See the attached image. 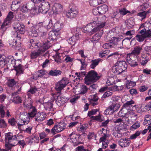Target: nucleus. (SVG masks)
Returning a JSON list of instances; mask_svg holds the SVG:
<instances>
[{
  "label": "nucleus",
  "instance_id": "obj_1",
  "mask_svg": "<svg viewBox=\"0 0 151 151\" xmlns=\"http://www.w3.org/2000/svg\"><path fill=\"white\" fill-rule=\"evenodd\" d=\"M101 76L96 72L91 70L88 72L85 76V83L87 85H90L91 83L96 82Z\"/></svg>",
  "mask_w": 151,
  "mask_h": 151
},
{
  "label": "nucleus",
  "instance_id": "obj_2",
  "mask_svg": "<svg viewBox=\"0 0 151 151\" xmlns=\"http://www.w3.org/2000/svg\"><path fill=\"white\" fill-rule=\"evenodd\" d=\"M135 38L139 42H143L147 38H151V31L144 28L138 32Z\"/></svg>",
  "mask_w": 151,
  "mask_h": 151
},
{
  "label": "nucleus",
  "instance_id": "obj_3",
  "mask_svg": "<svg viewBox=\"0 0 151 151\" xmlns=\"http://www.w3.org/2000/svg\"><path fill=\"white\" fill-rule=\"evenodd\" d=\"M29 47L31 49H33L34 48L36 49H39L41 47H43V49H48L50 47V43L49 42L47 41L45 43L41 44L40 42H37L35 41L33 39H31L29 41Z\"/></svg>",
  "mask_w": 151,
  "mask_h": 151
},
{
  "label": "nucleus",
  "instance_id": "obj_4",
  "mask_svg": "<svg viewBox=\"0 0 151 151\" xmlns=\"http://www.w3.org/2000/svg\"><path fill=\"white\" fill-rule=\"evenodd\" d=\"M134 101L133 100L127 101L123 105V107L127 110L128 114L133 116H136L137 115L134 113V109H136V105Z\"/></svg>",
  "mask_w": 151,
  "mask_h": 151
},
{
  "label": "nucleus",
  "instance_id": "obj_5",
  "mask_svg": "<svg viewBox=\"0 0 151 151\" xmlns=\"http://www.w3.org/2000/svg\"><path fill=\"white\" fill-rule=\"evenodd\" d=\"M126 59L127 61L131 67H134L138 65L137 62L138 58L136 55L132 53L128 54L127 55Z\"/></svg>",
  "mask_w": 151,
  "mask_h": 151
},
{
  "label": "nucleus",
  "instance_id": "obj_6",
  "mask_svg": "<svg viewBox=\"0 0 151 151\" xmlns=\"http://www.w3.org/2000/svg\"><path fill=\"white\" fill-rule=\"evenodd\" d=\"M68 83V82L67 79L65 78H63L61 80L55 84V89L58 92V93H60L61 90L65 87Z\"/></svg>",
  "mask_w": 151,
  "mask_h": 151
},
{
  "label": "nucleus",
  "instance_id": "obj_7",
  "mask_svg": "<svg viewBox=\"0 0 151 151\" xmlns=\"http://www.w3.org/2000/svg\"><path fill=\"white\" fill-rule=\"evenodd\" d=\"M13 37H16L17 39H14L10 41L9 45L10 46L16 48L20 46V44L21 43V37L19 34H17V32H14L13 35Z\"/></svg>",
  "mask_w": 151,
  "mask_h": 151
},
{
  "label": "nucleus",
  "instance_id": "obj_8",
  "mask_svg": "<svg viewBox=\"0 0 151 151\" xmlns=\"http://www.w3.org/2000/svg\"><path fill=\"white\" fill-rule=\"evenodd\" d=\"M15 60L13 58L9 59L7 58L4 55H0V67L3 68L7 65L8 62H11L12 64H14L15 63Z\"/></svg>",
  "mask_w": 151,
  "mask_h": 151
},
{
  "label": "nucleus",
  "instance_id": "obj_9",
  "mask_svg": "<svg viewBox=\"0 0 151 151\" xmlns=\"http://www.w3.org/2000/svg\"><path fill=\"white\" fill-rule=\"evenodd\" d=\"M13 14V12H9L7 17L1 25V29H2V31H3V33L6 30L7 28L6 26L10 23L11 19L13 18L14 16Z\"/></svg>",
  "mask_w": 151,
  "mask_h": 151
},
{
  "label": "nucleus",
  "instance_id": "obj_10",
  "mask_svg": "<svg viewBox=\"0 0 151 151\" xmlns=\"http://www.w3.org/2000/svg\"><path fill=\"white\" fill-rule=\"evenodd\" d=\"M19 118L23 121V124H18L19 128L21 126L25 124H27L30 121V118L28 113L25 112H21L20 113Z\"/></svg>",
  "mask_w": 151,
  "mask_h": 151
},
{
  "label": "nucleus",
  "instance_id": "obj_11",
  "mask_svg": "<svg viewBox=\"0 0 151 151\" xmlns=\"http://www.w3.org/2000/svg\"><path fill=\"white\" fill-rule=\"evenodd\" d=\"M59 93L58 94H54V96H52L51 98V100H52L53 99V101L55 100V102H58L57 104L60 106L61 105L64 104L66 101V99L64 97L58 95Z\"/></svg>",
  "mask_w": 151,
  "mask_h": 151
},
{
  "label": "nucleus",
  "instance_id": "obj_12",
  "mask_svg": "<svg viewBox=\"0 0 151 151\" xmlns=\"http://www.w3.org/2000/svg\"><path fill=\"white\" fill-rule=\"evenodd\" d=\"M50 8V4L48 2H44L39 8L38 11L43 14H45L48 12Z\"/></svg>",
  "mask_w": 151,
  "mask_h": 151
},
{
  "label": "nucleus",
  "instance_id": "obj_13",
  "mask_svg": "<svg viewBox=\"0 0 151 151\" xmlns=\"http://www.w3.org/2000/svg\"><path fill=\"white\" fill-rule=\"evenodd\" d=\"M119 107V105L118 104H112L109 106L105 111L106 114H111L114 112L117 111Z\"/></svg>",
  "mask_w": 151,
  "mask_h": 151
},
{
  "label": "nucleus",
  "instance_id": "obj_14",
  "mask_svg": "<svg viewBox=\"0 0 151 151\" xmlns=\"http://www.w3.org/2000/svg\"><path fill=\"white\" fill-rule=\"evenodd\" d=\"M114 33L112 31H111V32H109L107 33L105 37L106 40L107 41H109L110 42L116 44L118 39L114 36Z\"/></svg>",
  "mask_w": 151,
  "mask_h": 151
},
{
  "label": "nucleus",
  "instance_id": "obj_15",
  "mask_svg": "<svg viewBox=\"0 0 151 151\" xmlns=\"http://www.w3.org/2000/svg\"><path fill=\"white\" fill-rule=\"evenodd\" d=\"M17 139L16 135L13 136L12 133L10 132L5 134V141L6 143H9L14 140L17 141Z\"/></svg>",
  "mask_w": 151,
  "mask_h": 151
},
{
  "label": "nucleus",
  "instance_id": "obj_16",
  "mask_svg": "<svg viewBox=\"0 0 151 151\" xmlns=\"http://www.w3.org/2000/svg\"><path fill=\"white\" fill-rule=\"evenodd\" d=\"M13 28L16 30V32H18L22 34H24L25 32V27L23 24H21L19 23L16 22L15 23L13 26Z\"/></svg>",
  "mask_w": 151,
  "mask_h": 151
},
{
  "label": "nucleus",
  "instance_id": "obj_17",
  "mask_svg": "<svg viewBox=\"0 0 151 151\" xmlns=\"http://www.w3.org/2000/svg\"><path fill=\"white\" fill-rule=\"evenodd\" d=\"M43 47L38 49L37 52H31L30 55L31 59H35L37 56L42 54L43 52L45 51L47 49H43Z\"/></svg>",
  "mask_w": 151,
  "mask_h": 151
},
{
  "label": "nucleus",
  "instance_id": "obj_18",
  "mask_svg": "<svg viewBox=\"0 0 151 151\" xmlns=\"http://www.w3.org/2000/svg\"><path fill=\"white\" fill-rule=\"evenodd\" d=\"M62 5L59 3L55 4L52 7V10L54 13L55 14H59L63 11Z\"/></svg>",
  "mask_w": 151,
  "mask_h": 151
},
{
  "label": "nucleus",
  "instance_id": "obj_19",
  "mask_svg": "<svg viewBox=\"0 0 151 151\" xmlns=\"http://www.w3.org/2000/svg\"><path fill=\"white\" fill-rule=\"evenodd\" d=\"M46 116V115L45 113L38 112L35 117V119L36 122L40 123L45 119Z\"/></svg>",
  "mask_w": 151,
  "mask_h": 151
},
{
  "label": "nucleus",
  "instance_id": "obj_20",
  "mask_svg": "<svg viewBox=\"0 0 151 151\" xmlns=\"http://www.w3.org/2000/svg\"><path fill=\"white\" fill-rule=\"evenodd\" d=\"M78 13L76 9L74 8H70L69 10L66 13L67 16L69 18H72L75 17L78 14Z\"/></svg>",
  "mask_w": 151,
  "mask_h": 151
},
{
  "label": "nucleus",
  "instance_id": "obj_21",
  "mask_svg": "<svg viewBox=\"0 0 151 151\" xmlns=\"http://www.w3.org/2000/svg\"><path fill=\"white\" fill-rule=\"evenodd\" d=\"M108 9V6L105 4H103L97 7V10L99 14H104Z\"/></svg>",
  "mask_w": 151,
  "mask_h": 151
},
{
  "label": "nucleus",
  "instance_id": "obj_22",
  "mask_svg": "<svg viewBox=\"0 0 151 151\" xmlns=\"http://www.w3.org/2000/svg\"><path fill=\"white\" fill-rule=\"evenodd\" d=\"M96 23L97 24L96 27L93 29L92 32L94 33L96 32L99 30H100L101 29L105 26L106 24L105 22L96 23V22H93V24H95Z\"/></svg>",
  "mask_w": 151,
  "mask_h": 151
},
{
  "label": "nucleus",
  "instance_id": "obj_23",
  "mask_svg": "<svg viewBox=\"0 0 151 151\" xmlns=\"http://www.w3.org/2000/svg\"><path fill=\"white\" fill-rule=\"evenodd\" d=\"M21 2L20 1H13L11 6V10L14 11L18 10L21 6Z\"/></svg>",
  "mask_w": 151,
  "mask_h": 151
},
{
  "label": "nucleus",
  "instance_id": "obj_24",
  "mask_svg": "<svg viewBox=\"0 0 151 151\" xmlns=\"http://www.w3.org/2000/svg\"><path fill=\"white\" fill-rule=\"evenodd\" d=\"M116 65H118L122 70H123V71H125L127 67L126 63L124 61H118L116 63Z\"/></svg>",
  "mask_w": 151,
  "mask_h": 151
},
{
  "label": "nucleus",
  "instance_id": "obj_25",
  "mask_svg": "<svg viewBox=\"0 0 151 151\" xmlns=\"http://www.w3.org/2000/svg\"><path fill=\"white\" fill-rule=\"evenodd\" d=\"M79 39V35L76 34L75 35L73 36L68 39V41L70 45H73L75 44L76 41L78 40Z\"/></svg>",
  "mask_w": 151,
  "mask_h": 151
},
{
  "label": "nucleus",
  "instance_id": "obj_26",
  "mask_svg": "<svg viewBox=\"0 0 151 151\" xmlns=\"http://www.w3.org/2000/svg\"><path fill=\"white\" fill-rule=\"evenodd\" d=\"M62 71L57 69H52L50 70L48 73L49 75L52 76H57L61 74Z\"/></svg>",
  "mask_w": 151,
  "mask_h": 151
},
{
  "label": "nucleus",
  "instance_id": "obj_27",
  "mask_svg": "<svg viewBox=\"0 0 151 151\" xmlns=\"http://www.w3.org/2000/svg\"><path fill=\"white\" fill-rule=\"evenodd\" d=\"M126 110V109L124 108L123 107V108L121 109L118 113V115L120 117H126L127 121L129 119L127 118V116H129V114H128V112L126 113L125 111Z\"/></svg>",
  "mask_w": 151,
  "mask_h": 151
},
{
  "label": "nucleus",
  "instance_id": "obj_28",
  "mask_svg": "<svg viewBox=\"0 0 151 151\" xmlns=\"http://www.w3.org/2000/svg\"><path fill=\"white\" fill-rule=\"evenodd\" d=\"M58 34V32L54 31H50L49 34V39L52 40H56Z\"/></svg>",
  "mask_w": 151,
  "mask_h": 151
},
{
  "label": "nucleus",
  "instance_id": "obj_29",
  "mask_svg": "<svg viewBox=\"0 0 151 151\" xmlns=\"http://www.w3.org/2000/svg\"><path fill=\"white\" fill-rule=\"evenodd\" d=\"M16 71V75L19 76V75L23 73L24 69L22 68V66L20 64H19L18 65H13Z\"/></svg>",
  "mask_w": 151,
  "mask_h": 151
},
{
  "label": "nucleus",
  "instance_id": "obj_30",
  "mask_svg": "<svg viewBox=\"0 0 151 151\" xmlns=\"http://www.w3.org/2000/svg\"><path fill=\"white\" fill-rule=\"evenodd\" d=\"M69 137L71 142L75 145L77 146L78 145L79 143L77 141V135L76 134L72 133L69 135Z\"/></svg>",
  "mask_w": 151,
  "mask_h": 151
},
{
  "label": "nucleus",
  "instance_id": "obj_31",
  "mask_svg": "<svg viewBox=\"0 0 151 151\" xmlns=\"http://www.w3.org/2000/svg\"><path fill=\"white\" fill-rule=\"evenodd\" d=\"M142 50V47L139 46H136L134 47L133 50L131 53L136 55L137 56L140 54Z\"/></svg>",
  "mask_w": 151,
  "mask_h": 151
},
{
  "label": "nucleus",
  "instance_id": "obj_32",
  "mask_svg": "<svg viewBox=\"0 0 151 151\" xmlns=\"http://www.w3.org/2000/svg\"><path fill=\"white\" fill-rule=\"evenodd\" d=\"M101 60V59L99 58L92 60L90 67L92 69H94Z\"/></svg>",
  "mask_w": 151,
  "mask_h": 151
},
{
  "label": "nucleus",
  "instance_id": "obj_33",
  "mask_svg": "<svg viewBox=\"0 0 151 151\" xmlns=\"http://www.w3.org/2000/svg\"><path fill=\"white\" fill-rule=\"evenodd\" d=\"M118 52H114L113 53L110 54L107 58V60H111L114 59H117L120 57Z\"/></svg>",
  "mask_w": 151,
  "mask_h": 151
},
{
  "label": "nucleus",
  "instance_id": "obj_34",
  "mask_svg": "<svg viewBox=\"0 0 151 151\" xmlns=\"http://www.w3.org/2000/svg\"><path fill=\"white\" fill-rule=\"evenodd\" d=\"M37 89L35 87H31L29 90L27 92V95L29 96L28 99L31 100V98L30 96H31V93L32 94H34L37 91Z\"/></svg>",
  "mask_w": 151,
  "mask_h": 151
},
{
  "label": "nucleus",
  "instance_id": "obj_35",
  "mask_svg": "<svg viewBox=\"0 0 151 151\" xmlns=\"http://www.w3.org/2000/svg\"><path fill=\"white\" fill-rule=\"evenodd\" d=\"M112 69L113 72L116 75L119 74L123 72V70H122L116 65L113 67Z\"/></svg>",
  "mask_w": 151,
  "mask_h": 151
},
{
  "label": "nucleus",
  "instance_id": "obj_36",
  "mask_svg": "<svg viewBox=\"0 0 151 151\" xmlns=\"http://www.w3.org/2000/svg\"><path fill=\"white\" fill-rule=\"evenodd\" d=\"M31 109L32 110L31 111V112L28 113V114L30 118H33L35 117L38 113L37 109L35 107H33Z\"/></svg>",
  "mask_w": 151,
  "mask_h": 151
},
{
  "label": "nucleus",
  "instance_id": "obj_37",
  "mask_svg": "<svg viewBox=\"0 0 151 151\" xmlns=\"http://www.w3.org/2000/svg\"><path fill=\"white\" fill-rule=\"evenodd\" d=\"M51 102H47L44 105V107L45 109L47 110L50 111L51 110L52 108V107L53 103H52L53 101V99L51 100Z\"/></svg>",
  "mask_w": 151,
  "mask_h": 151
},
{
  "label": "nucleus",
  "instance_id": "obj_38",
  "mask_svg": "<svg viewBox=\"0 0 151 151\" xmlns=\"http://www.w3.org/2000/svg\"><path fill=\"white\" fill-rule=\"evenodd\" d=\"M30 8L27 4H23L21 7L20 10L23 12L26 13L30 11Z\"/></svg>",
  "mask_w": 151,
  "mask_h": 151
},
{
  "label": "nucleus",
  "instance_id": "obj_39",
  "mask_svg": "<svg viewBox=\"0 0 151 151\" xmlns=\"http://www.w3.org/2000/svg\"><path fill=\"white\" fill-rule=\"evenodd\" d=\"M119 145L122 147H125L127 146L128 145L127 143V139H121L118 141Z\"/></svg>",
  "mask_w": 151,
  "mask_h": 151
},
{
  "label": "nucleus",
  "instance_id": "obj_40",
  "mask_svg": "<svg viewBox=\"0 0 151 151\" xmlns=\"http://www.w3.org/2000/svg\"><path fill=\"white\" fill-rule=\"evenodd\" d=\"M149 60L148 57L147 56L143 55L141 58V63L142 65H144L147 63Z\"/></svg>",
  "mask_w": 151,
  "mask_h": 151
},
{
  "label": "nucleus",
  "instance_id": "obj_41",
  "mask_svg": "<svg viewBox=\"0 0 151 151\" xmlns=\"http://www.w3.org/2000/svg\"><path fill=\"white\" fill-rule=\"evenodd\" d=\"M59 127L58 124L55 125L51 129L52 133L54 134H55V132L58 133L61 132L62 130Z\"/></svg>",
  "mask_w": 151,
  "mask_h": 151
},
{
  "label": "nucleus",
  "instance_id": "obj_42",
  "mask_svg": "<svg viewBox=\"0 0 151 151\" xmlns=\"http://www.w3.org/2000/svg\"><path fill=\"white\" fill-rule=\"evenodd\" d=\"M116 44L114 43H113L109 42L106 43L104 44L102 46V47L104 49L111 48L114 47Z\"/></svg>",
  "mask_w": 151,
  "mask_h": 151
},
{
  "label": "nucleus",
  "instance_id": "obj_43",
  "mask_svg": "<svg viewBox=\"0 0 151 151\" xmlns=\"http://www.w3.org/2000/svg\"><path fill=\"white\" fill-rule=\"evenodd\" d=\"M61 28L60 24L59 23H56L54 24L52 29L53 30V31L58 32L61 29Z\"/></svg>",
  "mask_w": 151,
  "mask_h": 151
},
{
  "label": "nucleus",
  "instance_id": "obj_44",
  "mask_svg": "<svg viewBox=\"0 0 151 151\" xmlns=\"http://www.w3.org/2000/svg\"><path fill=\"white\" fill-rule=\"evenodd\" d=\"M132 18H130L127 20L126 27L128 29H131L133 27L134 23L132 20Z\"/></svg>",
  "mask_w": 151,
  "mask_h": 151
},
{
  "label": "nucleus",
  "instance_id": "obj_45",
  "mask_svg": "<svg viewBox=\"0 0 151 151\" xmlns=\"http://www.w3.org/2000/svg\"><path fill=\"white\" fill-rule=\"evenodd\" d=\"M93 26L91 24H88L83 29L84 32H92L93 30Z\"/></svg>",
  "mask_w": 151,
  "mask_h": 151
},
{
  "label": "nucleus",
  "instance_id": "obj_46",
  "mask_svg": "<svg viewBox=\"0 0 151 151\" xmlns=\"http://www.w3.org/2000/svg\"><path fill=\"white\" fill-rule=\"evenodd\" d=\"M135 85L136 83L135 82L128 81L126 83V87L128 89L134 86Z\"/></svg>",
  "mask_w": 151,
  "mask_h": 151
},
{
  "label": "nucleus",
  "instance_id": "obj_47",
  "mask_svg": "<svg viewBox=\"0 0 151 151\" xmlns=\"http://www.w3.org/2000/svg\"><path fill=\"white\" fill-rule=\"evenodd\" d=\"M60 54L56 53L55 55L53 56L55 61L58 64L61 63L62 62L61 57L60 56Z\"/></svg>",
  "mask_w": 151,
  "mask_h": 151
},
{
  "label": "nucleus",
  "instance_id": "obj_48",
  "mask_svg": "<svg viewBox=\"0 0 151 151\" xmlns=\"http://www.w3.org/2000/svg\"><path fill=\"white\" fill-rule=\"evenodd\" d=\"M17 83V82L15 81L13 79H9L7 81V84L9 87H13Z\"/></svg>",
  "mask_w": 151,
  "mask_h": 151
},
{
  "label": "nucleus",
  "instance_id": "obj_49",
  "mask_svg": "<svg viewBox=\"0 0 151 151\" xmlns=\"http://www.w3.org/2000/svg\"><path fill=\"white\" fill-rule=\"evenodd\" d=\"M90 117L91 121L96 120L98 122L103 121V119L101 118V116L100 115L95 116H91Z\"/></svg>",
  "mask_w": 151,
  "mask_h": 151
},
{
  "label": "nucleus",
  "instance_id": "obj_50",
  "mask_svg": "<svg viewBox=\"0 0 151 151\" xmlns=\"http://www.w3.org/2000/svg\"><path fill=\"white\" fill-rule=\"evenodd\" d=\"M149 13V11H144L142 12L138 13L137 15L141 17L142 19H144L146 17V15Z\"/></svg>",
  "mask_w": 151,
  "mask_h": 151
},
{
  "label": "nucleus",
  "instance_id": "obj_51",
  "mask_svg": "<svg viewBox=\"0 0 151 151\" xmlns=\"http://www.w3.org/2000/svg\"><path fill=\"white\" fill-rule=\"evenodd\" d=\"M13 101L16 104H20L22 103V100L21 98L19 96H17L14 97Z\"/></svg>",
  "mask_w": 151,
  "mask_h": 151
},
{
  "label": "nucleus",
  "instance_id": "obj_52",
  "mask_svg": "<svg viewBox=\"0 0 151 151\" xmlns=\"http://www.w3.org/2000/svg\"><path fill=\"white\" fill-rule=\"evenodd\" d=\"M118 86H115L112 87L113 90L114 91L121 90L123 88V86L121 84H117Z\"/></svg>",
  "mask_w": 151,
  "mask_h": 151
},
{
  "label": "nucleus",
  "instance_id": "obj_53",
  "mask_svg": "<svg viewBox=\"0 0 151 151\" xmlns=\"http://www.w3.org/2000/svg\"><path fill=\"white\" fill-rule=\"evenodd\" d=\"M101 33H97L93 37V39L94 41H98L102 36Z\"/></svg>",
  "mask_w": 151,
  "mask_h": 151
},
{
  "label": "nucleus",
  "instance_id": "obj_54",
  "mask_svg": "<svg viewBox=\"0 0 151 151\" xmlns=\"http://www.w3.org/2000/svg\"><path fill=\"white\" fill-rule=\"evenodd\" d=\"M29 35L32 37H36L38 35V33L37 31L35 29H34L29 32Z\"/></svg>",
  "mask_w": 151,
  "mask_h": 151
},
{
  "label": "nucleus",
  "instance_id": "obj_55",
  "mask_svg": "<svg viewBox=\"0 0 151 151\" xmlns=\"http://www.w3.org/2000/svg\"><path fill=\"white\" fill-rule=\"evenodd\" d=\"M4 106L2 105H1L0 106V113L1 117L2 118H3L5 114V112L4 111Z\"/></svg>",
  "mask_w": 151,
  "mask_h": 151
},
{
  "label": "nucleus",
  "instance_id": "obj_56",
  "mask_svg": "<svg viewBox=\"0 0 151 151\" xmlns=\"http://www.w3.org/2000/svg\"><path fill=\"white\" fill-rule=\"evenodd\" d=\"M8 122L11 126H15L17 124V122L14 118H12L9 119L8 121Z\"/></svg>",
  "mask_w": 151,
  "mask_h": 151
},
{
  "label": "nucleus",
  "instance_id": "obj_57",
  "mask_svg": "<svg viewBox=\"0 0 151 151\" xmlns=\"http://www.w3.org/2000/svg\"><path fill=\"white\" fill-rule=\"evenodd\" d=\"M81 89L80 94H85L87 92L88 90V88L85 85H82L81 86Z\"/></svg>",
  "mask_w": 151,
  "mask_h": 151
},
{
  "label": "nucleus",
  "instance_id": "obj_58",
  "mask_svg": "<svg viewBox=\"0 0 151 151\" xmlns=\"http://www.w3.org/2000/svg\"><path fill=\"white\" fill-rule=\"evenodd\" d=\"M141 134V132L140 131L136 132L135 134H133L130 137V139H132L136 138L137 137L139 136Z\"/></svg>",
  "mask_w": 151,
  "mask_h": 151
},
{
  "label": "nucleus",
  "instance_id": "obj_59",
  "mask_svg": "<svg viewBox=\"0 0 151 151\" xmlns=\"http://www.w3.org/2000/svg\"><path fill=\"white\" fill-rule=\"evenodd\" d=\"M41 25L42 26V27L40 28V29L39 28L38 30L40 31V32L43 33V35H46V32L44 31L43 30V29H45V28L42 26V24L40 23H38L37 26H40Z\"/></svg>",
  "mask_w": 151,
  "mask_h": 151
},
{
  "label": "nucleus",
  "instance_id": "obj_60",
  "mask_svg": "<svg viewBox=\"0 0 151 151\" xmlns=\"http://www.w3.org/2000/svg\"><path fill=\"white\" fill-rule=\"evenodd\" d=\"M98 111V109H93L88 112V116L90 117L91 116H92V115H95Z\"/></svg>",
  "mask_w": 151,
  "mask_h": 151
},
{
  "label": "nucleus",
  "instance_id": "obj_61",
  "mask_svg": "<svg viewBox=\"0 0 151 151\" xmlns=\"http://www.w3.org/2000/svg\"><path fill=\"white\" fill-rule=\"evenodd\" d=\"M0 126L1 128H5L7 126V124L5 121L2 119H0Z\"/></svg>",
  "mask_w": 151,
  "mask_h": 151
},
{
  "label": "nucleus",
  "instance_id": "obj_62",
  "mask_svg": "<svg viewBox=\"0 0 151 151\" xmlns=\"http://www.w3.org/2000/svg\"><path fill=\"white\" fill-rule=\"evenodd\" d=\"M144 50L146 54L150 55L151 53V46H146L144 48Z\"/></svg>",
  "mask_w": 151,
  "mask_h": 151
},
{
  "label": "nucleus",
  "instance_id": "obj_63",
  "mask_svg": "<svg viewBox=\"0 0 151 151\" xmlns=\"http://www.w3.org/2000/svg\"><path fill=\"white\" fill-rule=\"evenodd\" d=\"M112 92L107 91L105 92L103 95L102 97V98H106L109 97L112 95Z\"/></svg>",
  "mask_w": 151,
  "mask_h": 151
},
{
  "label": "nucleus",
  "instance_id": "obj_64",
  "mask_svg": "<svg viewBox=\"0 0 151 151\" xmlns=\"http://www.w3.org/2000/svg\"><path fill=\"white\" fill-rule=\"evenodd\" d=\"M97 0H91L90 1V4L91 6H96L98 5Z\"/></svg>",
  "mask_w": 151,
  "mask_h": 151
}]
</instances>
